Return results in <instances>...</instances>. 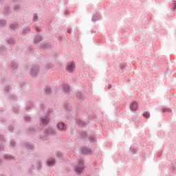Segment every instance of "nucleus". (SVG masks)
I'll use <instances>...</instances> for the list:
<instances>
[{"label":"nucleus","mask_w":176,"mask_h":176,"mask_svg":"<svg viewBox=\"0 0 176 176\" xmlns=\"http://www.w3.org/2000/svg\"><path fill=\"white\" fill-rule=\"evenodd\" d=\"M43 39V37L42 36H36L34 39V44L37 45V43H39V42H41V41Z\"/></svg>","instance_id":"2eb2a0df"},{"label":"nucleus","mask_w":176,"mask_h":176,"mask_svg":"<svg viewBox=\"0 0 176 176\" xmlns=\"http://www.w3.org/2000/svg\"><path fill=\"white\" fill-rule=\"evenodd\" d=\"M30 32H31V30H30L29 27L21 29L22 35H27V34H30Z\"/></svg>","instance_id":"ddd939ff"},{"label":"nucleus","mask_w":176,"mask_h":176,"mask_svg":"<svg viewBox=\"0 0 176 176\" xmlns=\"http://www.w3.org/2000/svg\"><path fill=\"white\" fill-rule=\"evenodd\" d=\"M0 176H3V175H1Z\"/></svg>","instance_id":"e2e57ef3"},{"label":"nucleus","mask_w":176,"mask_h":176,"mask_svg":"<svg viewBox=\"0 0 176 176\" xmlns=\"http://www.w3.org/2000/svg\"><path fill=\"white\" fill-rule=\"evenodd\" d=\"M36 31H37L38 32H39V31H41V29H39V28H36Z\"/></svg>","instance_id":"5fc2aeb1"},{"label":"nucleus","mask_w":176,"mask_h":176,"mask_svg":"<svg viewBox=\"0 0 176 176\" xmlns=\"http://www.w3.org/2000/svg\"><path fill=\"white\" fill-rule=\"evenodd\" d=\"M34 131H36V129L34 127H31L29 129V133H34Z\"/></svg>","instance_id":"58836bf2"},{"label":"nucleus","mask_w":176,"mask_h":176,"mask_svg":"<svg viewBox=\"0 0 176 176\" xmlns=\"http://www.w3.org/2000/svg\"><path fill=\"white\" fill-rule=\"evenodd\" d=\"M63 89L65 93H69V85H68L67 84H63Z\"/></svg>","instance_id":"6ab92c4d"},{"label":"nucleus","mask_w":176,"mask_h":176,"mask_svg":"<svg viewBox=\"0 0 176 176\" xmlns=\"http://www.w3.org/2000/svg\"><path fill=\"white\" fill-rule=\"evenodd\" d=\"M66 71L69 72V74H72L74 71H75V63L74 62H70L67 64Z\"/></svg>","instance_id":"423d86ee"},{"label":"nucleus","mask_w":176,"mask_h":176,"mask_svg":"<svg viewBox=\"0 0 176 176\" xmlns=\"http://www.w3.org/2000/svg\"><path fill=\"white\" fill-rule=\"evenodd\" d=\"M24 146L26 148L28 152H32V151H34V144L31 143H25Z\"/></svg>","instance_id":"1a4fd4ad"},{"label":"nucleus","mask_w":176,"mask_h":176,"mask_svg":"<svg viewBox=\"0 0 176 176\" xmlns=\"http://www.w3.org/2000/svg\"><path fill=\"white\" fill-rule=\"evenodd\" d=\"M14 1V2H16V0H13Z\"/></svg>","instance_id":"052dcab7"},{"label":"nucleus","mask_w":176,"mask_h":176,"mask_svg":"<svg viewBox=\"0 0 176 176\" xmlns=\"http://www.w3.org/2000/svg\"><path fill=\"white\" fill-rule=\"evenodd\" d=\"M64 108L65 109H67V111H71V105L68 102L64 104Z\"/></svg>","instance_id":"a878e982"},{"label":"nucleus","mask_w":176,"mask_h":176,"mask_svg":"<svg viewBox=\"0 0 176 176\" xmlns=\"http://www.w3.org/2000/svg\"><path fill=\"white\" fill-rule=\"evenodd\" d=\"M0 166H2V160L0 159Z\"/></svg>","instance_id":"4d7b16f0"},{"label":"nucleus","mask_w":176,"mask_h":176,"mask_svg":"<svg viewBox=\"0 0 176 176\" xmlns=\"http://www.w3.org/2000/svg\"><path fill=\"white\" fill-rule=\"evenodd\" d=\"M50 118H52V109H49L45 115L41 117V124H43V126H47L49 122H50Z\"/></svg>","instance_id":"f257e3e1"},{"label":"nucleus","mask_w":176,"mask_h":176,"mask_svg":"<svg viewBox=\"0 0 176 176\" xmlns=\"http://www.w3.org/2000/svg\"><path fill=\"white\" fill-rule=\"evenodd\" d=\"M0 141H2V142L5 141V137L2 134H0Z\"/></svg>","instance_id":"37998d69"},{"label":"nucleus","mask_w":176,"mask_h":176,"mask_svg":"<svg viewBox=\"0 0 176 176\" xmlns=\"http://www.w3.org/2000/svg\"><path fill=\"white\" fill-rule=\"evenodd\" d=\"M10 146L11 148H14L16 146V142L14 140H11Z\"/></svg>","instance_id":"f704fd0d"},{"label":"nucleus","mask_w":176,"mask_h":176,"mask_svg":"<svg viewBox=\"0 0 176 176\" xmlns=\"http://www.w3.org/2000/svg\"><path fill=\"white\" fill-rule=\"evenodd\" d=\"M52 91V89L49 87H47L45 88V93L46 94H50V92Z\"/></svg>","instance_id":"c9c22d12"},{"label":"nucleus","mask_w":176,"mask_h":176,"mask_svg":"<svg viewBox=\"0 0 176 176\" xmlns=\"http://www.w3.org/2000/svg\"><path fill=\"white\" fill-rule=\"evenodd\" d=\"M56 127L59 131H65L67 130V125L63 122H60L57 124Z\"/></svg>","instance_id":"0eeeda50"},{"label":"nucleus","mask_w":176,"mask_h":176,"mask_svg":"<svg viewBox=\"0 0 176 176\" xmlns=\"http://www.w3.org/2000/svg\"><path fill=\"white\" fill-rule=\"evenodd\" d=\"M17 27H19L18 23H14L10 24V28H11V30H13L14 31L16 30V28H17Z\"/></svg>","instance_id":"aec40b11"},{"label":"nucleus","mask_w":176,"mask_h":176,"mask_svg":"<svg viewBox=\"0 0 176 176\" xmlns=\"http://www.w3.org/2000/svg\"><path fill=\"white\" fill-rule=\"evenodd\" d=\"M89 141L90 142H96L97 140H96V136L95 135H91L89 137Z\"/></svg>","instance_id":"c85d7f7f"},{"label":"nucleus","mask_w":176,"mask_h":176,"mask_svg":"<svg viewBox=\"0 0 176 176\" xmlns=\"http://www.w3.org/2000/svg\"><path fill=\"white\" fill-rule=\"evenodd\" d=\"M162 112H171V109L168 108H164Z\"/></svg>","instance_id":"ea45409f"},{"label":"nucleus","mask_w":176,"mask_h":176,"mask_svg":"<svg viewBox=\"0 0 176 176\" xmlns=\"http://www.w3.org/2000/svg\"><path fill=\"white\" fill-rule=\"evenodd\" d=\"M1 122H5V121H3V120H1Z\"/></svg>","instance_id":"680f3d73"},{"label":"nucleus","mask_w":176,"mask_h":176,"mask_svg":"<svg viewBox=\"0 0 176 176\" xmlns=\"http://www.w3.org/2000/svg\"><path fill=\"white\" fill-rule=\"evenodd\" d=\"M10 67L11 68L14 70V69H17V63L16 62H14V61H12L11 63H10Z\"/></svg>","instance_id":"412c9836"},{"label":"nucleus","mask_w":176,"mask_h":176,"mask_svg":"<svg viewBox=\"0 0 176 176\" xmlns=\"http://www.w3.org/2000/svg\"><path fill=\"white\" fill-rule=\"evenodd\" d=\"M142 116H144V118H146V119H149V118H151V113H149V112L148 111H145L142 113Z\"/></svg>","instance_id":"bb28decb"},{"label":"nucleus","mask_w":176,"mask_h":176,"mask_svg":"<svg viewBox=\"0 0 176 176\" xmlns=\"http://www.w3.org/2000/svg\"><path fill=\"white\" fill-rule=\"evenodd\" d=\"M33 21L35 23L36 21H38L39 20V16H38V14H33V18H32Z\"/></svg>","instance_id":"cd10ccee"},{"label":"nucleus","mask_w":176,"mask_h":176,"mask_svg":"<svg viewBox=\"0 0 176 176\" xmlns=\"http://www.w3.org/2000/svg\"><path fill=\"white\" fill-rule=\"evenodd\" d=\"M3 159L5 160H14V157L12 155H4Z\"/></svg>","instance_id":"a211bd4d"},{"label":"nucleus","mask_w":176,"mask_h":176,"mask_svg":"<svg viewBox=\"0 0 176 176\" xmlns=\"http://www.w3.org/2000/svg\"><path fill=\"white\" fill-rule=\"evenodd\" d=\"M111 87H112V86H111V85H109L108 86L109 90H111Z\"/></svg>","instance_id":"603ef678"},{"label":"nucleus","mask_w":176,"mask_h":176,"mask_svg":"<svg viewBox=\"0 0 176 176\" xmlns=\"http://www.w3.org/2000/svg\"><path fill=\"white\" fill-rule=\"evenodd\" d=\"M12 90V86L10 85H6L4 86V91L12 101H16L17 100V97L13 94H10V91Z\"/></svg>","instance_id":"f03ea898"},{"label":"nucleus","mask_w":176,"mask_h":176,"mask_svg":"<svg viewBox=\"0 0 176 176\" xmlns=\"http://www.w3.org/2000/svg\"><path fill=\"white\" fill-rule=\"evenodd\" d=\"M100 19H101V15L100 14H95L92 16L91 21H93V23H96V21H98Z\"/></svg>","instance_id":"f8f14e48"},{"label":"nucleus","mask_w":176,"mask_h":176,"mask_svg":"<svg viewBox=\"0 0 176 176\" xmlns=\"http://www.w3.org/2000/svg\"><path fill=\"white\" fill-rule=\"evenodd\" d=\"M44 134L46 137H49V135H54V134H56V129L52 126H48L45 129Z\"/></svg>","instance_id":"39448f33"},{"label":"nucleus","mask_w":176,"mask_h":176,"mask_svg":"<svg viewBox=\"0 0 176 176\" xmlns=\"http://www.w3.org/2000/svg\"><path fill=\"white\" fill-rule=\"evenodd\" d=\"M68 13H69V11H68V10H66V11L65 12V14H68Z\"/></svg>","instance_id":"6e6d98bb"},{"label":"nucleus","mask_w":176,"mask_h":176,"mask_svg":"<svg viewBox=\"0 0 176 176\" xmlns=\"http://www.w3.org/2000/svg\"><path fill=\"white\" fill-rule=\"evenodd\" d=\"M64 38V35H61L59 37V40L61 41V39H63Z\"/></svg>","instance_id":"3c124183"},{"label":"nucleus","mask_w":176,"mask_h":176,"mask_svg":"<svg viewBox=\"0 0 176 176\" xmlns=\"http://www.w3.org/2000/svg\"><path fill=\"white\" fill-rule=\"evenodd\" d=\"M74 170L77 174H82L83 170H85V162L83 160H78V163L75 166Z\"/></svg>","instance_id":"7ed1b4c3"},{"label":"nucleus","mask_w":176,"mask_h":176,"mask_svg":"<svg viewBox=\"0 0 176 176\" xmlns=\"http://www.w3.org/2000/svg\"><path fill=\"white\" fill-rule=\"evenodd\" d=\"M6 42L8 43V45H14V43H16V40H14V38L10 37L6 39Z\"/></svg>","instance_id":"4468645a"},{"label":"nucleus","mask_w":176,"mask_h":176,"mask_svg":"<svg viewBox=\"0 0 176 176\" xmlns=\"http://www.w3.org/2000/svg\"><path fill=\"white\" fill-rule=\"evenodd\" d=\"M76 122H77V124H78V126H85L86 125V122H85V121H82L80 119H77Z\"/></svg>","instance_id":"b1692460"},{"label":"nucleus","mask_w":176,"mask_h":176,"mask_svg":"<svg viewBox=\"0 0 176 176\" xmlns=\"http://www.w3.org/2000/svg\"><path fill=\"white\" fill-rule=\"evenodd\" d=\"M8 23L5 20H0V27H5Z\"/></svg>","instance_id":"7c9ffc66"},{"label":"nucleus","mask_w":176,"mask_h":176,"mask_svg":"<svg viewBox=\"0 0 176 176\" xmlns=\"http://www.w3.org/2000/svg\"><path fill=\"white\" fill-rule=\"evenodd\" d=\"M9 131H13L14 130V127L12 125H10L8 126Z\"/></svg>","instance_id":"79ce46f5"},{"label":"nucleus","mask_w":176,"mask_h":176,"mask_svg":"<svg viewBox=\"0 0 176 176\" xmlns=\"http://www.w3.org/2000/svg\"><path fill=\"white\" fill-rule=\"evenodd\" d=\"M173 5V9L174 12H175V10H176V4L174 3Z\"/></svg>","instance_id":"09e8293b"},{"label":"nucleus","mask_w":176,"mask_h":176,"mask_svg":"<svg viewBox=\"0 0 176 176\" xmlns=\"http://www.w3.org/2000/svg\"><path fill=\"white\" fill-rule=\"evenodd\" d=\"M32 108V103H30L28 106H26V109L28 111L29 109H31Z\"/></svg>","instance_id":"a19ab883"},{"label":"nucleus","mask_w":176,"mask_h":176,"mask_svg":"<svg viewBox=\"0 0 176 176\" xmlns=\"http://www.w3.org/2000/svg\"><path fill=\"white\" fill-rule=\"evenodd\" d=\"M41 109H43L45 108V105L44 104H41Z\"/></svg>","instance_id":"864d4df0"},{"label":"nucleus","mask_w":176,"mask_h":176,"mask_svg":"<svg viewBox=\"0 0 176 176\" xmlns=\"http://www.w3.org/2000/svg\"><path fill=\"white\" fill-rule=\"evenodd\" d=\"M9 12H10V8L8 6H6L3 9L4 14H9Z\"/></svg>","instance_id":"5701e85b"},{"label":"nucleus","mask_w":176,"mask_h":176,"mask_svg":"<svg viewBox=\"0 0 176 176\" xmlns=\"http://www.w3.org/2000/svg\"><path fill=\"white\" fill-rule=\"evenodd\" d=\"M41 140H46V139H45V138H42V137H41Z\"/></svg>","instance_id":"13d9d810"},{"label":"nucleus","mask_w":176,"mask_h":176,"mask_svg":"<svg viewBox=\"0 0 176 176\" xmlns=\"http://www.w3.org/2000/svg\"><path fill=\"white\" fill-rule=\"evenodd\" d=\"M45 68L46 69H52V68H53V65L52 63H48Z\"/></svg>","instance_id":"e433bc0d"},{"label":"nucleus","mask_w":176,"mask_h":176,"mask_svg":"<svg viewBox=\"0 0 176 176\" xmlns=\"http://www.w3.org/2000/svg\"><path fill=\"white\" fill-rule=\"evenodd\" d=\"M25 122H30L31 121V117L28 116H25L24 117Z\"/></svg>","instance_id":"4c0bfd02"},{"label":"nucleus","mask_w":176,"mask_h":176,"mask_svg":"<svg viewBox=\"0 0 176 176\" xmlns=\"http://www.w3.org/2000/svg\"><path fill=\"white\" fill-rule=\"evenodd\" d=\"M37 168L38 170H41V162H38L37 164Z\"/></svg>","instance_id":"de8ad7c7"},{"label":"nucleus","mask_w":176,"mask_h":176,"mask_svg":"<svg viewBox=\"0 0 176 176\" xmlns=\"http://www.w3.org/2000/svg\"><path fill=\"white\" fill-rule=\"evenodd\" d=\"M76 97H78V98L79 100H80V101L85 100V96H83L82 95V94L80 93V92H78V93L76 94Z\"/></svg>","instance_id":"393cba45"},{"label":"nucleus","mask_w":176,"mask_h":176,"mask_svg":"<svg viewBox=\"0 0 176 176\" xmlns=\"http://www.w3.org/2000/svg\"><path fill=\"white\" fill-rule=\"evenodd\" d=\"M5 53H6V50L5 47L2 45L0 47V54H5Z\"/></svg>","instance_id":"c756f323"},{"label":"nucleus","mask_w":176,"mask_h":176,"mask_svg":"<svg viewBox=\"0 0 176 176\" xmlns=\"http://www.w3.org/2000/svg\"><path fill=\"white\" fill-rule=\"evenodd\" d=\"M130 151L132 152V153H133V155H135L137 153L138 149L137 148H133V146H131Z\"/></svg>","instance_id":"2f4dec72"},{"label":"nucleus","mask_w":176,"mask_h":176,"mask_svg":"<svg viewBox=\"0 0 176 176\" xmlns=\"http://www.w3.org/2000/svg\"><path fill=\"white\" fill-rule=\"evenodd\" d=\"M56 157H58V159H62L63 158V153L60 151H58L56 153Z\"/></svg>","instance_id":"473e14b6"},{"label":"nucleus","mask_w":176,"mask_h":176,"mask_svg":"<svg viewBox=\"0 0 176 176\" xmlns=\"http://www.w3.org/2000/svg\"><path fill=\"white\" fill-rule=\"evenodd\" d=\"M13 10L14 12H21V6L19 4H15L13 6Z\"/></svg>","instance_id":"dca6fc26"},{"label":"nucleus","mask_w":176,"mask_h":176,"mask_svg":"<svg viewBox=\"0 0 176 176\" xmlns=\"http://www.w3.org/2000/svg\"><path fill=\"white\" fill-rule=\"evenodd\" d=\"M67 32L68 34H71V32H72V29L67 30Z\"/></svg>","instance_id":"8fccbe9b"},{"label":"nucleus","mask_w":176,"mask_h":176,"mask_svg":"<svg viewBox=\"0 0 176 176\" xmlns=\"http://www.w3.org/2000/svg\"><path fill=\"white\" fill-rule=\"evenodd\" d=\"M80 137L83 140L87 137V133L85 131H80Z\"/></svg>","instance_id":"4be33fe9"},{"label":"nucleus","mask_w":176,"mask_h":176,"mask_svg":"<svg viewBox=\"0 0 176 176\" xmlns=\"http://www.w3.org/2000/svg\"><path fill=\"white\" fill-rule=\"evenodd\" d=\"M21 87H23V85H21Z\"/></svg>","instance_id":"bf43d9fd"},{"label":"nucleus","mask_w":176,"mask_h":176,"mask_svg":"<svg viewBox=\"0 0 176 176\" xmlns=\"http://www.w3.org/2000/svg\"><path fill=\"white\" fill-rule=\"evenodd\" d=\"M39 74V66H32L30 69V75L32 78H36L38 76V74Z\"/></svg>","instance_id":"20e7f679"},{"label":"nucleus","mask_w":176,"mask_h":176,"mask_svg":"<svg viewBox=\"0 0 176 176\" xmlns=\"http://www.w3.org/2000/svg\"><path fill=\"white\" fill-rule=\"evenodd\" d=\"M47 164L48 167H53L54 164H56V160L54 158H52L47 161Z\"/></svg>","instance_id":"9b49d317"},{"label":"nucleus","mask_w":176,"mask_h":176,"mask_svg":"<svg viewBox=\"0 0 176 176\" xmlns=\"http://www.w3.org/2000/svg\"><path fill=\"white\" fill-rule=\"evenodd\" d=\"M12 111L15 113H19V112H20V110L19 109V107H13Z\"/></svg>","instance_id":"72a5a7b5"},{"label":"nucleus","mask_w":176,"mask_h":176,"mask_svg":"<svg viewBox=\"0 0 176 176\" xmlns=\"http://www.w3.org/2000/svg\"><path fill=\"white\" fill-rule=\"evenodd\" d=\"M120 69L124 70V65L120 64Z\"/></svg>","instance_id":"c03bdc74"},{"label":"nucleus","mask_w":176,"mask_h":176,"mask_svg":"<svg viewBox=\"0 0 176 176\" xmlns=\"http://www.w3.org/2000/svg\"><path fill=\"white\" fill-rule=\"evenodd\" d=\"M51 47H52V45L49 43H45L41 46V49H46V50L50 49Z\"/></svg>","instance_id":"f3484780"},{"label":"nucleus","mask_w":176,"mask_h":176,"mask_svg":"<svg viewBox=\"0 0 176 176\" xmlns=\"http://www.w3.org/2000/svg\"><path fill=\"white\" fill-rule=\"evenodd\" d=\"M2 151H5V147H3V146L0 144V152H2Z\"/></svg>","instance_id":"a18cd8bd"},{"label":"nucleus","mask_w":176,"mask_h":176,"mask_svg":"<svg viewBox=\"0 0 176 176\" xmlns=\"http://www.w3.org/2000/svg\"><path fill=\"white\" fill-rule=\"evenodd\" d=\"M130 108L131 111H137L138 109V103L137 102H132L130 104Z\"/></svg>","instance_id":"9d476101"},{"label":"nucleus","mask_w":176,"mask_h":176,"mask_svg":"<svg viewBox=\"0 0 176 176\" xmlns=\"http://www.w3.org/2000/svg\"><path fill=\"white\" fill-rule=\"evenodd\" d=\"M81 153L82 155H90L91 153V148L84 146L81 149Z\"/></svg>","instance_id":"6e6552de"},{"label":"nucleus","mask_w":176,"mask_h":176,"mask_svg":"<svg viewBox=\"0 0 176 176\" xmlns=\"http://www.w3.org/2000/svg\"><path fill=\"white\" fill-rule=\"evenodd\" d=\"M33 169H34V165H30V173H32Z\"/></svg>","instance_id":"49530a36"}]
</instances>
